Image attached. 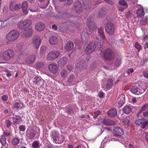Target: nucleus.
<instances>
[{
    "label": "nucleus",
    "mask_w": 148,
    "mask_h": 148,
    "mask_svg": "<svg viewBox=\"0 0 148 148\" xmlns=\"http://www.w3.org/2000/svg\"><path fill=\"white\" fill-rule=\"evenodd\" d=\"M87 25H88V29H85L83 32L82 37L86 39L89 35L92 34V31L96 30L97 27L95 23L93 22V19L91 17H89L87 21Z\"/></svg>",
    "instance_id": "1"
},
{
    "label": "nucleus",
    "mask_w": 148,
    "mask_h": 148,
    "mask_svg": "<svg viewBox=\"0 0 148 148\" xmlns=\"http://www.w3.org/2000/svg\"><path fill=\"white\" fill-rule=\"evenodd\" d=\"M50 136L53 139V142L56 144H60L64 140V136L60 134L57 131H53L51 133Z\"/></svg>",
    "instance_id": "2"
},
{
    "label": "nucleus",
    "mask_w": 148,
    "mask_h": 148,
    "mask_svg": "<svg viewBox=\"0 0 148 148\" xmlns=\"http://www.w3.org/2000/svg\"><path fill=\"white\" fill-rule=\"evenodd\" d=\"M98 35L95 38V39L98 48H101L103 45V40L105 39V36L102 28L98 29Z\"/></svg>",
    "instance_id": "3"
},
{
    "label": "nucleus",
    "mask_w": 148,
    "mask_h": 148,
    "mask_svg": "<svg viewBox=\"0 0 148 148\" xmlns=\"http://www.w3.org/2000/svg\"><path fill=\"white\" fill-rule=\"evenodd\" d=\"M19 34L16 30H12L10 32L6 35L7 40L10 42H12L16 40L18 37Z\"/></svg>",
    "instance_id": "4"
},
{
    "label": "nucleus",
    "mask_w": 148,
    "mask_h": 148,
    "mask_svg": "<svg viewBox=\"0 0 148 148\" xmlns=\"http://www.w3.org/2000/svg\"><path fill=\"white\" fill-rule=\"evenodd\" d=\"M60 52L58 51H52L47 54V59L49 60H54L58 58L60 56Z\"/></svg>",
    "instance_id": "5"
},
{
    "label": "nucleus",
    "mask_w": 148,
    "mask_h": 148,
    "mask_svg": "<svg viewBox=\"0 0 148 148\" xmlns=\"http://www.w3.org/2000/svg\"><path fill=\"white\" fill-rule=\"evenodd\" d=\"M3 58L6 60H8L14 56V53L12 50L9 49L3 53Z\"/></svg>",
    "instance_id": "6"
},
{
    "label": "nucleus",
    "mask_w": 148,
    "mask_h": 148,
    "mask_svg": "<svg viewBox=\"0 0 148 148\" xmlns=\"http://www.w3.org/2000/svg\"><path fill=\"white\" fill-rule=\"evenodd\" d=\"M33 30L32 28L29 27L25 29L21 33V35L24 38H27L30 37L32 34Z\"/></svg>",
    "instance_id": "7"
},
{
    "label": "nucleus",
    "mask_w": 148,
    "mask_h": 148,
    "mask_svg": "<svg viewBox=\"0 0 148 148\" xmlns=\"http://www.w3.org/2000/svg\"><path fill=\"white\" fill-rule=\"evenodd\" d=\"M95 48V43L94 41H91L86 47L85 52L87 54H89L93 51Z\"/></svg>",
    "instance_id": "8"
},
{
    "label": "nucleus",
    "mask_w": 148,
    "mask_h": 148,
    "mask_svg": "<svg viewBox=\"0 0 148 148\" xmlns=\"http://www.w3.org/2000/svg\"><path fill=\"white\" fill-rule=\"evenodd\" d=\"M146 90L145 88H143L140 87L139 88L134 86H133L131 89V92L136 95H139L144 92Z\"/></svg>",
    "instance_id": "9"
},
{
    "label": "nucleus",
    "mask_w": 148,
    "mask_h": 148,
    "mask_svg": "<svg viewBox=\"0 0 148 148\" xmlns=\"http://www.w3.org/2000/svg\"><path fill=\"white\" fill-rule=\"evenodd\" d=\"M105 29L106 31L109 34H114L115 31L114 27L113 24L111 23H108L106 24Z\"/></svg>",
    "instance_id": "10"
},
{
    "label": "nucleus",
    "mask_w": 148,
    "mask_h": 148,
    "mask_svg": "<svg viewBox=\"0 0 148 148\" xmlns=\"http://www.w3.org/2000/svg\"><path fill=\"white\" fill-rule=\"evenodd\" d=\"M114 57V54L111 50L108 49L106 50L104 54V58L107 60H110L112 59Z\"/></svg>",
    "instance_id": "11"
},
{
    "label": "nucleus",
    "mask_w": 148,
    "mask_h": 148,
    "mask_svg": "<svg viewBox=\"0 0 148 148\" xmlns=\"http://www.w3.org/2000/svg\"><path fill=\"white\" fill-rule=\"evenodd\" d=\"M113 134L116 137L121 136L124 134V132L122 128L119 127H115L113 130Z\"/></svg>",
    "instance_id": "12"
},
{
    "label": "nucleus",
    "mask_w": 148,
    "mask_h": 148,
    "mask_svg": "<svg viewBox=\"0 0 148 148\" xmlns=\"http://www.w3.org/2000/svg\"><path fill=\"white\" fill-rule=\"evenodd\" d=\"M40 39L39 36H35L33 38L32 44L34 48H38L40 45Z\"/></svg>",
    "instance_id": "13"
},
{
    "label": "nucleus",
    "mask_w": 148,
    "mask_h": 148,
    "mask_svg": "<svg viewBox=\"0 0 148 148\" xmlns=\"http://www.w3.org/2000/svg\"><path fill=\"white\" fill-rule=\"evenodd\" d=\"M36 132L34 129L29 128L26 131L27 137L30 139H33L35 136Z\"/></svg>",
    "instance_id": "14"
},
{
    "label": "nucleus",
    "mask_w": 148,
    "mask_h": 148,
    "mask_svg": "<svg viewBox=\"0 0 148 148\" xmlns=\"http://www.w3.org/2000/svg\"><path fill=\"white\" fill-rule=\"evenodd\" d=\"M148 123V121L144 119H137L135 121V123L143 128H145L147 126Z\"/></svg>",
    "instance_id": "15"
},
{
    "label": "nucleus",
    "mask_w": 148,
    "mask_h": 148,
    "mask_svg": "<svg viewBox=\"0 0 148 148\" xmlns=\"http://www.w3.org/2000/svg\"><path fill=\"white\" fill-rule=\"evenodd\" d=\"M21 7V4H16L14 1H12L10 3V9L11 11H14L18 10Z\"/></svg>",
    "instance_id": "16"
},
{
    "label": "nucleus",
    "mask_w": 148,
    "mask_h": 148,
    "mask_svg": "<svg viewBox=\"0 0 148 148\" xmlns=\"http://www.w3.org/2000/svg\"><path fill=\"white\" fill-rule=\"evenodd\" d=\"M138 9L136 12V14L138 17H140L143 16L145 13L143 10V7L140 5H137Z\"/></svg>",
    "instance_id": "17"
},
{
    "label": "nucleus",
    "mask_w": 148,
    "mask_h": 148,
    "mask_svg": "<svg viewBox=\"0 0 148 148\" xmlns=\"http://www.w3.org/2000/svg\"><path fill=\"white\" fill-rule=\"evenodd\" d=\"M49 68L50 71L54 74L56 73L58 71V67L55 64H50L49 66Z\"/></svg>",
    "instance_id": "18"
},
{
    "label": "nucleus",
    "mask_w": 148,
    "mask_h": 148,
    "mask_svg": "<svg viewBox=\"0 0 148 148\" xmlns=\"http://www.w3.org/2000/svg\"><path fill=\"white\" fill-rule=\"evenodd\" d=\"M45 26L44 24L41 22L37 23L35 25V29L38 32H41L45 28Z\"/></svg>",
    "instance_id": "19"
},
{
    "label": "nucleus",
    "mask_w": 148,
    "mask_h": 148,
    "mask_svg": "<svg viewBox=\"0 0 148 148\" xmlns=\"http://www.w3.org/2000/svg\"><path fill=\"white\" fill-rule=\"evenodd\" d=\"M69 62L68 59L64 57L61 58L58 62V64L61 66H64Z\"/></svg>",
    "instance_id": "20"
},
{
    "label": "nucleus",
    "mask_w": 148,
    "mask_h": 148,
    "mask_svg": "<svg viewBox=\"0 0 148 148\" xmlns=\"http://www.w3.org/2000/svg\"><path fill=\"white\" fill-rule=\"evenodd\" d=\"M107 114L109 116L114 117L117 114V110L114 108H112L108 111Z\"/></svg>",
    "instance_id": "21"
},
{
    "label": "nucleus",
    "mask_w": 148,
    "mask_h": 148,
    "mask_svg": "<svg viewBox=\"0 0 148 148\" xmlns=\"http://www.w3.org/2000/svg\"><path fill=\"white\" fill-rule=\"evenodd\" d=\"M74 6L76 12H79L82 10V5L81 3L79 1L75 2L74 4Z\"/></svg>",
    "instance_id": "22"
},
{
    "label": "nucleus",
    "mask_w": 148,
    "mask_h": 148,
    "mask_svg": "<svg viewBox=\"0 0 148 148\" xmlns=\"http://www.w3.org/2000/svg\"><path fill=\"white\" fill-rule=\"evenodd\" d=\"M124 96L123 94L119 96L117 99V102L119 105L120 106H122L125 103Z\"/></svg>",
    "instance_id": "23"
},
{
    "label": "nucleus",
    "mask_w": 148,
    "mask_h": 148,
    "mask_svg": "<svg viewBox=\"0 0 148 148\" xmlns=\"http://www.w3.org/2000/svg\"><path fill=\"white\" fill-rule=\"evenodd\" d=\"M27 8V2L26 1L23 2L22 4V8L23 13L25 14L28 13Z\"/></svg>",
    "instance_id": "24"
},
{
    "label": "nucleus",
    "mask_w": 148,
    "mask_h": 148,
    "mask_svg": "<svg viewBox=\"0 0 148 148\" xmlns=\"http://www.w3.org/2000/svg\"><path fill=\"white\" fill-rule=\"evenodd\" d=\"M73 43L71 41H69L67 43L65 49L67 51L71 50L73 49Z\"/></svg>",
    "instance_id": "25"
},
{
    "label": "nucleus",
    "mask_w": 148,
    "mask_h": 148,
    "mask_svg": "<svg viewBox=\"0 0 148 148\" xmlns=\"http://www.w3.org/2000/svg\"><path fill=\"white\" fill-rule=\"evenodd\" d=\"M49 43L52 45H55L58 43V40L55 36H52L50 37L49 40Z\"/></svg>",
    "instance_id": "26"
},
{
    "label": "nucleus",
    "mask_w": 148,
    "mask_h": 148,
    "mask_svg": "<svg viewBox=\"0 0 148 148\" xmlns=\"http://www.w3.org/2000/svg\"><path fill=\"white\" fill-rule=\"evenodd\" d=\"M35 56L34 55L29 56L28 58L25 60V62L28 64H31L34 61Z\"/></svg>",
    "instance_id": "27"
},
{
    "label": "nucleus",
    "mask_w": 148,
    "mask_h": 148,
    "mask_svg": "<svg viewBox=\"0 0 148 148\" xmlns=\"http://www.w3.org/2000/svg\"><path fill=\"white\" fill-rule=\"evenodd\" d=\"M13 108L16 109L21 108L23 107V104L20 102H15L13 104Z\"/></svg>",
    "instance_id": "28"
},
{
    "label": "nucleus",
    "mask_w": 148,
    "mask_h": 148,
    "mask_svg": "<svg viewBox=\"0 0 148 148\" xmlns=\"http://www.w3.org/2000/svg\"><path fill=\"white\" fill-rule=\"evenodd\" d=\"M84 63L83 62L80 61H77L75 63V65L76 67L77 68H79L80 69H84L83 65Z\"/></svg>",
    "instance_id": "29"
},
{
    "label": "nucleus",
    "mask_w": 148,
    "mask_h": 148,
    "mask_svg": "<svg viewBox=\"0 0 148 148\" xmlns=\"http://www.w3.org/2000/svg\"><path fill=\"white\" fill-rule=\"evenodd\" d=\"M114 124V122L112 120L109 119H105L103 124L107 126H109L112 125Z\"/></svg>",
    "instance_id": "30"
},
{
    "label": "nucleus",
    "mask_w": 148,
    "mask_h": 148,
    "mask_svg": "<svg viewBox=\"0 0 148 148\" xmlns=\"http://www.w3.org/2000/svg\"><path fill=\"white\" fill-rule=\"evenodd\" d=\"M13 121L15 124H18L22 120L21 118L19 116H16L13 118Z\"/></svg>",
    "instance_id": "31"
},
{
    "label": "nucleus",
    "mask_w": 148,
    "mask_h": 148,
    "mask_svg": "<svg viewBox=\"0 0 148 148\" xmlns=\"http://www.w3.org/2000/svg\"><path fill=\"white\" fill-rule=\"evenodd\" d=\"M123 110L125 113L128 114L132 111V109L130 106H127L124 107Z\"/></svg>",
    "instance_id": "32"
},
{
    "label": "nucleus",
    "mask_w": 148,
    "mask_h": 148,
    "mask_svg": "<svg viewBox=\"0 0 148 148\" xmlns=\"http://www.w3.org/2000/svg\"><path fill=\"white\" fill-rule=\"evenodd\" d=\"M23 22L25 28L26 27L29 26L32 23V22L30 20L26 19L23 20Z\"/></svg>",
    "instance_id": "33"
},
{
    "label": "nucleus",
    "mask_w": 148,
    "mask_h": 148,
    "mask_svg": "<svg viewBox=\"0 0 148 148\" xmlns=\"http://www.w3.org/2000/svg\"><path fill=\"white\" fill-rule=\"evenodd\" d=\"M119 4L122 6L127 8L128 6L126 2L124 0H120L119 1Z\"/></svg>",
    "instance_id": "34"
},
{
    "label": "nucleus",
    "mask_w": 148,
    "mask_h": 148,
    "mask_svg": "<svg viewBox=\"0 0 148 148\" xmlns=\"http://www.w3.org/2000/svg\"><path fill=\"white\" fill-rule=\"evenodd\" d=\"M41 81V77H40L36 76L34 78V82L37 84H40V82Z\"/></svg>",
    "instance_id": "35"
},
{
    "label": "nucleus",
    "mask_w": 148,
    "mask_h": 148,
    "mask_svg": "<svg viewBox=\"0 0 148 148\" xmlns=\"http://www.w3.org/2000/svg\"><path fill=\"white\" fill-rule=\"evenodd\" d=\"M19 142V140L17 138H14L12 139V143L14 145H17Z\"/></svg>",
    "instance_id": "36"
},
{
    "label": "nucleus",
    "mask_w": 148,
    "mask_h": 148,
    "mask_svg": "<svg viewBox=\"0 0 148 148\" xmlns=\"http://www.w3.org/2000/svg\"><path fill=\"white\" fill-rule=\"evenodd\" d=\"M60 74L62 77L64 78L66 77L68 75L66 70H62L60 73Z\"/></svg>",
    "instance_id": "37"
},
{
    "label": "nucleus",
    "mask_w": 148,
    "mask_h": 148,
    "mask_svg": "<svg viewBox=\"0 0 148 148\" xmlns=\"http://www.w3.org/2000/svg\"><path fill=\"white\" fill-rule=\"evenodd\" d=\"M23 44L22 43H19L17 45L16 47V50L17 51H21L23 48Z\"/></svg>",
    "instance_id": "38"
},
{
    "label": "nucleus",
    "mask_w": 148,
    "mask_h": 148,
    "mask_svg": "<svg viewBox=\"0 0 148 148\" xmlns=\"http://www.w3.org/2000/svg\"><path fill=\"white\" fill-rule=\"evenodd\" d=\"M0 142L3 145H5L6 143V140L4 136H1L0 139Z\"/></svg>",
    "instance_id": "39"
},
{
    "label": "nucleus",
    "mask_w": 148,
    "mask_h": 148,
    "mask_svg": "<svg viewBox=\"0 0 148 148\" xmlns=\"http://www.w3.org/2000/svg\"><path fill=\"white\" fill-rule=\"evenodd\" d=\"M23 20H21L19 21L18 23V26L21 29H23L25 28L24 25H23Z\"/></svg>",
    "instance_id": "40"
},
{
    "label": "nucleus",
    "mask_w": 148,
    "mask_h": 148,
    "mask_svg": "<svg viewBox=\"0 0 148 148\" xmlns=\"http://www.w3.org/2000/svg\"><path fill=\"white\" fill-rule=\"evenodd\" d=\"M105 119V117H103L102 118H101L99 120L97 124V125H101V124H103Z\"/></svg>",
    "instance_id": "41"
},
{
    "label": "nucleus",
    "mask_w": 148,
    "mask_h": 148,
    "mask_svg": "<svg viewBox=\"0 0 148 148\" xmlns=\"http://www.w3.org/2000/svg\"><path fill=\"white\" fill-rule=\"evenodd\" d=\"M113 80L112 79H110L108 81V83L110 84V85H106V87L107 89L109 88L113 84Z\"/></svg>",
    "instance_id": "42"
},
{
    "label": "nucleus",
    "mask_w": 148,
    "mask_h": 148,
    "mask_svg": "<svg viewBox=\"0 0 148 148\" xmlns=\"http://www.w3.org/2000/svg\"><path fill=\"white\" fill-rule=\"evenodd\" d=\"M121 59L120 58H119L116 60L115 63V65L116 66H119L121 64Z\"/></svg>",
    "instance_id": "43"
},
{
    "label": "nucleus",
    "mask_w": 148,
    "mask_h": 148,
    "mask_svg": "<svg viewBox=\"0 0 148 148\" xmlns=\"http://www.w3.org/2000/svg\"><path fill=\"white\" fill-rule=\"evenodd\" d=\"M29 10L30 11L32 12H36L38 11V9L36 7H35L34 8L33 6L32 5L29 8Z\"/></svg>",
    "instance_id": "44"
},
{
    "label": "nucleus",
    "mask_w": 148,
    "mask_h": 148,
    "mask_svg": "<svg viewBox=\"0 0 148 148\" xmlns=\"http://www.w3.org/2000/svg\"><path fill=\"white\" fill-rule=\"evenodd\" d=\"M74 79V76L73 74H71L70 75L69 77L68 81L69 82H73Z\"/></svg>",
    "instance_id": "45"
},
{
    "label": "nucleus",
    "mask_w": 148,
    "mask_h": 148,
    "mask_svg": "<svg viewBox=\"0 0 148 148\" xmlns=\"http://www.w3.org/2000/svg\"><path fill=\"white\" fill-rule=\"evenodd\" d=\"M32 146L34 148H38L39 144L37 141H35L32 144Z\"/></svg>",
    "instance_id": "46"
},
{
    "label": "nucleus",
    "mask_w": 148,
    "mask_h": 148,
    "mask_svg": "<svg viewBox=\"0 0 148 148\" xmlns=\"http://www.w3.org/2000/svg\"><path fill=\"white\" fill-rule=\"evenodd\" d=\"M122 122L124 124L128 125L129 124L130 122L128 119L126 118H124L122 120Z\"/></svg>",
    "instance_id": "47"
},
{
    "label": "nucleus",
    "mask_w": 148,
    "mask_h": 148,
    "mask_svg": "<svg viewBox=\"0 0 148 148\" xmlns=\"http://www.w3.org/2000/svg\"><path fill=\"white\" fill-rule=\"evenodd\" d=\"M147 19H145L143 18H142L140 22V24L142 25H145L147 23Z\"/></svg>",
    "instance_id": "48"
},
{
    "label": "nucleus",
    "mask_w": 148,
    "mask_h": 148,
    "mask_svg": "<svg viewBox=\"0 0 148 148\" xmlns=\"http://www.w3.org/2000/svg\"><path fill=\"white\" fill-rule=\"evenodd\" d=\"M135 47L137 49L138 51H139L141 49V46L138 43H135Z\"/></svg>",
    "instance_id": "49"
},
{
    "label": "nucleus",
    "mask_w": 148,
    "mask_h": 148,
    "mask_svg": "<svg viewBox=\"0 0 148 148\" xmlns=\"http://www.w3.org/2000/svg\"><path fill=\"white\" fill-rule=\"evenodd\" d=\"M134 72V70L132 68L128 69L127 71V73L128 75H130L131 73Z\"/></svg>",
    "instance_id": "50"
},
{
    "label": "nucleus",
    "mask_w": 148,
    "mask_h": 148,
    "mask_svg": "<svg viewBox=\"0 0 148 148\" xmlns=\"http://www.w3.org/2000/svg\"><path fill=\"white\" fill-rule=\"evenodd\" d=\"M143 76L145 78L148 79V71H144L143 72Z\"/></svg>",
    "instance_id": "51"
},
{
    "label": "nucleus",
    "mask_w": 148,
    "mask_h": 148,
    "mask_svg": "<svg viewBox=\"0 0 148 148\" xmlns=\"http://www.w3.org/2000/svg\"><path fill=\"white\" fill-rule=\"evenodd\" d=\"M19 128L20 131L23 132H24L25 130V126L23 125H20Z\"/></svg>",
    "instance_id": "52"
},
{
    "label": "nucleus",
    "mask_w": 148,
    "mask_h": 148,
    "mask_svg": "<svg viewBox=\"0 0 148 148\" xmlns=\"http://www.w3.org/2000/svg\"><path fill=\"white\" fill-rule=\"evenodd\" d=\"M100 113L101 112L100 111H98L97 112H95V114L94 115V118L95 119L100 114Z\"/></svg>",
    "instance_id": "53"
},
{
    "label": "nucleus",
    "mask_w": 148,
    "mask_h": 148,
    "mask_svg": "<svg viewBox=\"0 0 148 148\" xmlns=\"http://www.w3.org/2000/svg\"><path fill=\"white\" fill-rule=\"evenodd\" d=\"M127 8H125V7H118V10L119 11L122 12H123L124 10L126 9Z\"/></svg>",
    "instance_id": "54"
},
{
    "label": "nucleus",
    "mask_w": 148,
    "mask_h": 148,
    "mask_svg": "<svg viewBox=\"0 0 148 148\" xmlns=\"http://www.w3.org/2000/svg\"><path fill=\"white\" fill-rule=\"evenodd\" d=\"M8 8L7 7H4L3 9V14H6L7 13V10Z\"/></svg>",
    "instance_id": "55"
},
{
    "label": "nucleus",
    "mask_w": 148,
    "mask_h": 148,
    "mask_svg": "<svg viewBox=\"0 0 148 148\" xmlns=\"http://www.w3.org/2000/svg\"><path fill=\"white\" fill-rule=\"evenodd\" d=\"M147 105H144L142 108L140 110V111L141 112L143 111L146 109L147 108Z\"/></svg>",
    "instance_id": "56"
},
{
    "label": "nucleus",
    "mask_w": 148,
    "mask_h": 148,
    "mask_svg": "<svg viewBox=\"0 0 148 148\" xmlns=\"http://www.w3.org/2000/svg\"><path fill=\"white\" fill-rule=\"evenodd\" d=\"M3 100L4 101H7L8 99V97L6 95H4L2 97Z\"/></svg>",
    "instance_id": "57"
},
{
    "label": "nucleus",
    "mask_w": 148,
    "mask_h": 148,
    "mask_svg": "<svg viewBox=\"0 0 148 148\" xmlns=\"http://www.w3.org/2000/svg\"><path fill=\"white\" fill-rule=\"evenodd\" d=\"M99 95L100 98H103V92L102 91H99Z\"/></svg>",
    "instance_id": "58"
},
{
    "label": "nucleus",
    "mask_w": 148,
    "mask_h": 148,
    "mask_svg": "<svg viewBox=\"0 0 148 148\" xmlns=\"http://www.w3.org/2000/svg\"><path fill=\"white\" fill-rule=\"evenodd\" d=\"M107 3L111 5H114V2L112 1L109 0H107Z\"/></svg>",
    "instance_id": "59"
},
{
    "label": "nucleus",
    "mask_w": 148,
    "mask_h": 148,
    "mask_svg": "<svg viewBox=\"0 0 148 148\" xmlns=\"http://www.w3.org/2000/svg\"><path fill=\"white\" fill-rule=\"evenodd\" d=\"M67 69L69 71H71L73 69L72 66L70 65H68L67 66Z\"/></svg>",
    "instance_id": "60"
},
{
    "label": "nucleus",
    "mask_w": 148,
    "mask_h": 148,
    "mask_svg": "<svg viewBox=\"0 0 148 148\" xmlns=\"http://www.w3.org/2000/svg\"><path fill=\"white\" fill-rule=\"evenodd\" d=\"M6 123H7V127H9L11 125V123L10 121H9V120L7 121Z\"/></svg>",
    "instance_id": "61"
},
{
    "label": "nucleus",
    "mask_w": 148,
    "mask_h": 148,
    "mask_svg": "<svg viewBox=\"0 0 148 148\" xmlns=\"http://www.w3.org/2000/svg\"><path fill=\"white\" fill-rule=\"evenodd\" d=\"M131 14V13L130 11H128L127 12L126 14V16L127 17H129L130 16Z\"/></svg>",
    "instance_id": "62"
},
{
    "label": "nucleus",
    "mask_w": 148,
    "mask_h": 148,
    "mask_svg": "<svg viewBox=\"0 0 148 148\" xmlns=\"http://www.w3.org/2000/svg\"><path fill=\"white\" fill-rule=\"evenodd\" d=\"M52 28L54 30H56L57 29V26L55 24H54L52 26Z\"/></svg>",
    "instance_id": "63"
},
{
    "label": "nucleus",
    "mask_w": 148,
    "mask_h": 148,
    "mask_svg": "<svg viewBox=\"0 0 148 148\" xmlns=\"http://www.w3.org/2000/svg\"><path fill=\"white\" fill-rule=\"evenodd\" d=\"M145 138L148 141V132L145 134Z\"/></svg>",
    "instance_id": "64"
}]
</instances>
